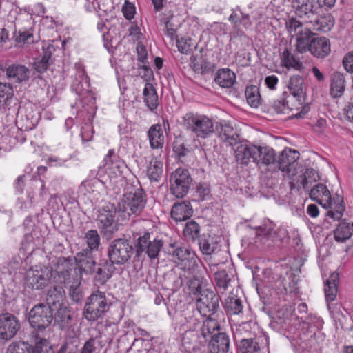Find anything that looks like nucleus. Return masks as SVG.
Here are the masks:
<instances>
[{"mask_svg":"<svg viewBox=\"0 0 353 353\" xmlns=\"http://www.w3.org/2000/svg\"><path fill=\"white\" fill-rule=\"evenodd\" d=\"M77 268H73L70 261L65 258L59 259L56 268L58 275L57 281L65 284L71 283V276H81L83 272L88 273L94 270L95 261L92 259V252L84 249L77 254L75 258Z\"/></svg>","mask_w":353,"mask_h":353,"instance_id":"f257e3e1","label":"nucleus"},{"mask_svg":"<svg viewBox=\"0 0 353 353\" xmlns=\"http://www.w3.org/2000/svg\"><path fill=\"white\" fill-rule=\"evenodd\" d=\"M310 198L319 203L323 208L328 209L327 216L330 219L339 220L342 217L345 211L343 196L338 193L332 196L325 185H315L310 190Z\"/></svg>","mask_w":353,"mask_h":353,"instance_id":"f03ea898","label":"nucleus"},{"mask_svg":"<svg viewBox=\"0 0 353 353\" xmlns=\"http://www.w3.org/2000/svg\"><path fill=\"white\" fill-rule=\"evenodd\" d=\"M185 129L197 138L207 139L214 132V121L208 115L189 112L182 117Z\"/></svg>","mask_w":353,"mask_h":353,"instance_id":"7ed1b4c3","label":"nucleus"},{"mask_svg":"<svg viewBox=\"0 0 353 353\" xmlns=\"http://www.w3.org/2000/svg\"><path fill=\"white\" fill-rule=\"evenodd\" d=\"M109 303L104 292L95 290L85 300L83 316L88 321H95L104 316Z\"/></svg>","mask_w":353,"mask_h":353,"instance_id":"20e7f679","label":"nucleus"},{"mask_svg":"<svg viewBox=\"0 0 353 353\" xmlns=\"http://www.w3.org/2000/svg\"><path fill=\"white\" fill-rule=\"evenodd\" d=\"M52 279L55 282L61 283L57 281L56 270L54 273L51 268L42 265H35L29 269L25 277L26 285L33 289L43 288Z\"/></svg>","mask_w":353,"mask_h":353,"instance_id":"39448f33","label":"nucleus"},{"mask_svg":"<svg viewBox=\"0 0 353 353\" xmlns=\"http://www.w3.org/2000/svg\"><path fill=\"white\" fill-rule=\"evenodd\" d=\"M145 199L144 193L140 189L128 191L124 193L119 203V210L125 212L128 216L132 213H139L144 208Z\"/></svg>","mask_w":353,"mask_h":353,"instance_id":"423d86ee","label":"nucleus"},{"mask_svg":"<svg viewBox=\"0 0 353 353\" xmlns=\"http://www.w3.org/2000/svg\"><path fill=\"white\" fill-rule=\"evenodd\" d=\"M133 253V248L125 239L112 241L108 248V257L114 264L121 265L127 262Z\"/></svg>","mask_w":353,"mask_h":353,"instance_id":"0eeeda50","label":"nucleus"},{"mask_svg":"<svg viewBox=\"0 0 353 353\" xmlns=\"http://www.w3.org/2000/svg\"><path fill=\"white\" fill-rule=\"evenodd\" d=\"M53 319V310L44 303L35 305L29 312L30 325L37 330L48 327Z\"/></svg>","mask_w":353,"mask_h":353,"instance_id":"6e6552de","label":"nucleus"},{"mask_svg":"<svg viewBox=\"0 0 353 353\" xmlns=\"http://www.w3.org/2000/svg\"><path fill=\"white\" fill-rule=\"evenodd\" d=\"M300 154L298 151L285 148L279 156L276 168L288 176H295L298 174V165Z\"/></svg>","mask_w":353,"mask_h":353,"instance_id":"1a4fd4ad","label":"nucleus"},{"mask_svg":"<svg viewBox=\"0 0 353 353\" xmlns=\"http://www.w3.org/2000/svg\"><path fill=\"white\" fill-rule=\"evenodd\" d=\"M123 170H127L124 163L121 161L114 149H110L103 159V165L100 166L98 174L108 176H121Z\"/></svg>","mask_w":353,"mask_h":353,"instance_id":"9d476101","label":"nucleus"},{"mask_svg":"<svg viewBox=\"0 0 353 353\" xmlns=\"http://www.w3.org/2000/svg\"><path fill=\"white\" fill-rule=\"evenodd\" d=\"M197 312L202 316H210L219 307V297L212 291L204 290L196 301Z\"/></svg>","mask_w":353,"mask_h":353,"instance_id":"9b49d317","label":"nucleus"},{"mask_svg":"<svg viewBox=\"0 0 353 353\" xmlns=\"http://www.w3.org/2000/svg\"><path fill=\"white\" fill-rule=\"evenodd\" d=\"M20 329L18 319L10 313L0 314V339L9 341L17 334Z\"/></svg>","mask_w":353,"mask_h":353,"instance_id":"f8f14e48","label":"nucleus"},{"mask_svg":"<svg viewBox=\"0 0 353 353\" xmlns=\"http://www.w3.org/2000/svg\"><path fill=\"white\" fill-rule=\"evenodd\" d=\"M274 226L275 225L270 220H264L263 223L256 228V234L264 236L267 239H271L273 241H283L288 238V233L285 227L281 226L275 230Z\"/></svg>","mask_w":353,"mask_h":353,"instance_id":"ddd939ff","label":"nucleus"},{"mask_svg":"<svg viewBox=\"0 0 353 353\" xmlns=\"http://www.w3.org/2000/svg\"><path fill=\"white\" fill-rule=\"evenodd\" d=\"M198 314L197 312L193 310H186L179 320L178 325L179 331L184 334L183 338V343H187L185 339L188 337V335H191L192 332H195L196 329L198 327L200 323L199 319L196 316Z\"/></svg>","mask_w":353,"mask_h":353,"instance_id":"4468645a","label":"nucleus"},{"mask_svg":"<svg viewBox=\"0 0 353 353\" xmlns=\"http://www.w3.org/2000/svg\"><path fill=\"white\" fill-rule=\"evenodd\" d=\"M116 214L117 211L112 206H106L101 209L97 217L99 227L109 233L117 231L118 224L115 219Z\"/></svg>","mask_w":353,"mask_h":353,"instance_id":"2eb2a0df","label":"nucleus"},{"mask_svg":"<svg viewBox=\"0 0 353 353\" xmlns=\"http://www.w3.org/2000/svg\"><path fill=\"white\" fill-rule=\"evenodd\" d=\"M288 88L290 91V95L288 96L293 99L297 105H302L305 98L303 79L299 75L292 76L290 79Z\"/></svg>","mask_w":353,"mask_h":353,"instance_id":"dca6fc26","label":"nucleus"},{"mask_svg":"<svg viewBox=\"0 0 353 353\" xmlns=\"http://www.w3.org/2000/svg\"><path fill=\"white\" fill-rule=\"evenodd\" d=\"M257 152L258 146L242 143L235 150L236 160L242 165H248L251 160L256 161Z\"/></svg>","mask_w":353,"mask_h":353,"instance_id":"f3484780","label":"nucleus"},{"mask_svg":"<svg viewBox=\"0 0 353 353\" xmlns=\"http://www.w3.org/2000/svg\"><path fill=\"white\" fill-rule=\"evenodd\" d=\"M307 51L314 57L318 59L325 58L331 52L329 39L324 37L313 38L310 42Z\"/></svg>","mask_w":353,"mask_h":353,"instance_id":"a211bd4d","label":"nucleus"},{"mask_svg":"<svg viewBox=\"0 0 353 353\" xmlns=\"http://www.w3.org/2000/svg\"><path fill=\"white\" fill-rule=\"evenodd\" d=\"M293 7L296 17L304 20V23H312V18L315 15L313 0H296Z\"/></svg>","mask_w":353,"mask_h":353,"instance_id":"6ab92c4d","label":"nucleus"},{"mask_svg":"<svg viewBox=\"0 0 353 353\" xmlns=\"http://www.w3.org/2000/svg\"><path fill=\"white\" fill-rule=\"evenodd\" d=\"M6 77L17 83L28 81L30 77V70L21 64L12 63L5 69Z\"/></svg>","mask_w":353,"mask_h":353,"instance_id":"aec40b11","label":"nucleus"},{"mask_svg":"<svg viewBox=\"0 0 353 353\" xmlns=\"http://www.w3.org/2000/svg\"><path fill=\"white\" fill-rule=\"evenodd\" d=\"M257 341H254L252 339H243L241 340L239 344V350L241 353H259L261 346L263 343L268 347L269 345V339L266 334H263L259 336Z\"/></svg>","mask_w":353,"mask_h":353,"instance_id":"412c9836","label":"nucleus"},{"mask_svg":"<svg viewBox=\"0 0 353 353\" xmlns=\"http://www.w3.org/2000/svg\"><path fill=\"white\" fill-rule=\"evenodd\" d=\"M275 156V152L272 148L258 146L256 161H257L261 169H262V167H267L266 169H268V167L274 169L276 163Z\"/></svg>","mask_w":353,"mask_h":353,"instance_id":"4be33fe9","label":"nucleus"},{"mask_svg":"<svg viewBox=\"0 0 353 353\" xmlns=\"http://www.w3.org/2000/svg\"><path fill=\"white\" fill-rule=\"evenodd\" d=\"M217 130L219 138L226 145L233 146L239 143V134L230 124L221 123Z\"/></svg>","mask_w":353,"mask_h":353,"instance_id":"5701e85b","label":"nucleus"},{"mask_svg":"<svg viewBox=\"0 0 353 353\" xmlns=\"http://www.w3.org/2000/svg\"><path fill=\"white\" fill-rule=\"evenodd\" d=\"M281 65L288 70L301 71L304 69L303 62L300 58L296 56L292 51L285 48L281 56Z\"/></svg>","mask_w":353,"mask_h":353,"instance_id":"b1692460","label":"nucleus"},{"mask_svg":"<svg viewBox=\"0 0 353 353\" xmlns=\"http://www.w3.org/2000/svg\"><path fill=\"white\" fill-rule=\"evenodd\" d=\"M193 214V210L189 201L175 203L171 210L172 218L176 221H183L189 219Z\"/></svg>","mask_w":353,"mask_h":353,"instance_id":"393cba45","label":"nucleus"},{"mask_svg":"<svg viewBox=\"0 0 353 353\" xmlns=\"http://www.w3.org/2000/svg\"><path fill=\"white\" fill-rule=\"evenodd\" d=\"M339 281V276L338 273L332 272L326 281L324 288L325 295L327 304V308L330 310V302L336 299L338 292V283Z\"/></svg>","mask_w":353,"mask_h":353,"instance_id":"a878e982","label":"nucleus"},{"mask_svg":"<svg viewBox=\"0 0 353 353\" xmlns=\"http://www.w3.org/2000/svg\"><path fill=\"white\" fill-rule=\"evenodd\" d=\"M210 339L211 353H227L229 350L230 341L228 336L223 332H218L212 335Z\"/></svg>","mask_w":353,"mask_h":353,"instance_id":"bb28decb","label":"nucleus"},{"mask_svg":"<svg viewBox=\"0 0 353 353\" xmlns=\"http://www.w3.org/2000/svg\"><path fill=\"white\" fill-rule=\"evenodd\" d=\"M54 324L58 325L60 329L66 328L71 321L72 316L69 307L65 304L57 307L53 311Z\"/></svg>","mask_w":353,"mask_h":353,"instance_id":"cd10ccee","label":"nucleus"},{"mask_svg":"<svg viewBox=\"0 0 353 353\" xmlns=\"http://www.w3.org/2000/svg\"><path fill=\"white\" fill-rule=\"evenodd\" d=\"M65 298L64 291L61 287H54L48 292L46 301L48 306L50 307L54 311L57 307L65 305L63 301Z\"/></svg>","mask_w":353,"mask_h":353,"instance_id":"c85d7f7f","label":"nucleus"},{"mask_svg":"<svg viewBox=\"0 0 353 353\" xmlns=\"http://www.w3.org/2000/svg\"><path fill=\"white\" fill-rule=\"evenodd\" d=\"M148 136L152 148H161L164 143V135L163 129L159 124L152 125L148 132Z\"/></svg>","mask_w":353,"mask_h":353,"instance_id":"c756f323","label":"nucleus"},{"mask_svg":"<svg viewBox=\"0 0 353 353\" xmlns=\"http://www.w3.org/2000/svg\"><path fill=\"white\" fill-rule=\"evenodd\" d=\"M345 89V77L339 72H334L332 75L330 94L334 98L341 97Z\"/></svg>","mask_w":353,"mask_h":353,"instance_id":"7c9ffc66","label":"nucleus"},{"mask_svg":"<svg viewBox=\"0 0 353 353\" xmlns=\"http://www.w3.org/2000/svg\"><path fill=\"white\" fill-rule=\"evenodd\" d=\"M199 259L194 252H190L189 256L182 261H176V267L189 275L196 273L198 268Z\"/></svg>","mask_w":353,"mask_h":353,"instance_id":"2f4dec72","label":"nucleus"},{"mask_svg":"<svg viewBox=\"0 0 353 353\" xmlns=\"http://www.w3.org/2000/svg\"><path fill=\"white\" fill-rule=\"evenodd\" d=\"M192 178H174L171 191L178 198H183L189 191Z\"/></svg>","mask_w":353,"mask_h":353,"instance_id":"473e14b6","label":"nucleus"},{"mask_svg":"<svg viewBox=\"0 0 353 353\" xmlns=\"http://www.w3.org/2000/svg\"><path fill=\"white\" fill-rule=\"evenodd\" d=\"M236 80L235 74L228 68L219 70L214 79L215 82L223 88L232 87Z\"/></svg>","mask_w":353,"mask_h":353,"instance_id":"72a5a7b5","label":"nucleus"},{"mask_svg":"<svg viewBox=\"0 0 353 353\" xmlns=\"http://www.w3.org/2000/svg\"><path fill=\"white\" fill-rule=\"evenodd\" d=\"M353 234V223L342 222L334 230V238L337 242H345Z\"/></svg>","mask_w":353,"mask_h":353,"instance_id":"f704fd0d","label":"nucleus"},{"mask_svg":"<svg viewBox=\"0 0 353 353\" xmlns=\"http://www.w3.org/2000/svg\"><path fill=\"white\" fill-rule=\"evenodd\" d=\"M143 101L150 110H155L159 104L158 96L153 85L146 83L143 89Z\"/></svg>","mask_w":353,"mask_h":353,"instance_id":"c9c22d12","label":"nucleus"},{"mask_svg":"<svg viewBox=\"0 0 353 353\" xmlns=\"http://www.w3.org/2000/svg\"><path fill=\"white\" fill-rule=\"evenodd\" d=\"M219 332V324L210 316L203 321L201 330L202 336L205 339H211L212 335H216Z\"/></svg>","mask_w":353,"mask_h":353,"instance_id":"e433bc0d","label":"nucleus"},{"mask_svg":"<svg viewBox=\"0 0 353 353\" xmlns=\"http://www.w3.org/2000/svg\"><path fill=\"white\" fill-rule=\"evenodd\" d=\"M299 276L291 271L286 273V276L278 281V287L282 286L286 292L292 293L296 292Z\"/></svg>","mask_w":353,"mask_h":353,"instance_id":"4c0bfd02","label":"nucleus"},{"mask_svg":"<svg viewBox=\"0 0 353 353\" xmlns=\"http://www.w3.org/2000/svg\"><path fill=\"white\" fill-rule=\"evenodd\" d=\"M312 23L314 30L327 32L334 26V19L331 14H325L316 17Z\"/></svg>","mask_w":353,"mask_h":353,"instance_id":"58836bf2","label":"nucleus"},{"mask_svg":"<svg viewBox=\"0 0 353 353\" xmlns=\"http://www.w3.org/2000/svg\"><path fill=\"white\" fill-rule=\"evenodd\" d=\"M314 34L310 28L304 29L303 32L296 36V50L299 53H305L309 49L310 41Z\"/></svg>","mask_w":353,"mask_h":353,"instance_id":"ea45409f","label":"nucleus"},{"mask_svg":"<svg viewBox=\"0 0 353 353\" xmlns=\"http://www.w3.org/2000/svg\"><path fill=\"white\" fill-rule=\"evenodd\" d=\"M294 100L288 96L276 100L272 104V108L277 114H288L294 109L297 108L296 105H293Z\"/></svg>","mask_w":353,"mask_h":353,"instance_id":"a19ab883","label":"nucleus"},{"mask_svg":"<svg viewBox=\"0 0 353 353\" xmlns=\"http://www.w3.org/2000/svg\"><path fill=\"white\" fill-rule=\"evenodd\" d=\"M205 278L201 275L195 274L193 278L190 279L188 285L190 290V294L196 295L197 296L201 294L205 289Z\"/></svg>","mask_w":353,"mask_h":353,"instance_id":"79ce46f5","label":"nucleus"},{"mask_svg":"<svg viewBox=\"0 0 353 353\" xmlns=\"http://www.w3.org/2000/svg\"><path fill=\"white\" fill-rule=\"evenodd\" d=\"M303 22L299 21L295 17H290L285 22V28L288 33L292 37H296L303 32L304 29L307 28L303 27Z\"/></svg>","mask_w":353,"mask_h":353,"instance_id":"37998d69","label":"nucleus"},{"mask_svg":"<svg viewBox=\"0 0 353 353\" xmlns=\"http://www.w3.org/2000/svg\"><path fill=\"white\" fill-rule=\"evenodd\" d=\"M245 96L248 103L250 106L256 108L260 103L261 96L259 89L256 85H249L246 88L245 91Z\"/></svg>","mask_w":353,"mask_h":353,"instance_id":"c03bdc74","label":"nucleus"},{"mask_svg":"<svg viewBox=\"0 0 353 353\" xmlns=\"http://www.w3.org/2000/svg\"><path fill=\"white\" fill-rule=\"evenodd\" d=\"M84 240L89 248V250H97L101 241L100 236L96 230H90L85 234Z\"/></svg>","mask_w":353,"mask_h":353,"instance_id":"a18cd8bd","label":"nucleus"},{"mask_svg":"<svg viewBox=\"0 0 353 353\" xmlns=\"http://www.w3.org/2000/svg\"><path fill=\"white\" fill-rule=\"evenodd\" d=\"M73 279L74 282L71 285H70V292L69 294L70 298L74 301V302H79L82 297H83V293L80 288V281L81 279V276H71V280Z\"/></svg>","mask_w":353,"mask_h":353,"instance_id":"49530a36","label":"nucleus"},{"mask_svg":"<svg viewBox=\"0 0 353 353\" xmlns=\"http://www.w3.org/2000/svg\"><path fill=\"white\" fill-rule=\"evenodd\" d=\"M150 346L151 343L148 339L134 338L130 347L127 349V352L132 351L134 353H142L148 350Z\"/></svg>","mask_w":353,"mask_h":353,"instance_id":"de8ad7c7","label":"nucleus"},{"mask_svg":"<svg viewBox=\"0 0 353 353\" xmlns=\"http://www.w3.org/2000/svg\"><path fill=\"white\" fill-rule=\"evenodd\" d=\"M199 232L200 227L196 221H190L185 223L183 234L187 239L194 240L199 236Z\"/></svg>","mask_w":353,"mask_h":353,"instance_id":"09e8293b","label":"nucleus"},{"mask_svg":"<svg viewBox=\"0 0 353 353\" xmlns=\"http://www.w3.org/2000/svg\"><path fill=\"white\" fill-rule=\"evenodd\" d=\"M199 248L201 251L207 255L214 253L216 249V243L214 241L212 236H209L207 238H203L199 242Z\"/></svg>","mask_w":353,"mask_h":353,"instance_id":"8fccbe9b","label":"nucleus"},{"mask_svg":"<svg viewBox=\"0 0 353 353\" xmlns=\"http://www.w3.org/2000/svg\"><path fill=\"white\" fill-rule=\"evenodd\" d=\"M30 353H53V350L48 340L40 339L34 347L30 346Z\"/></svg>","mask_w":353,"mask_h":353,"instance_id":"3c124183","label":"nucleus"},{"mask_svg":"<svg viewBox=\"0 0 353 353\" xmlns=\"http://www.w3.org/2000/svg\"><path fill=\"white\" fill-rule=\"evenodd\" d=\"M7 353H30V345L23 341H15L8 347Z\"/></svg>","mask_w":353,"mask_h":353,"instance_id":"603ef678","label":"nucleus"},{"mask_svg":"<svg viewBox=\"0 0 353 353\" xmlns=\"http://www.w3.org/2000/svg\"><path fill=\"white\" fill-rule=\"evenodd\" d=\"M33 36L32 30L29 28H20L18 30H15L16 40L18 42H32L31 39Z\"/></svg>","mask_w":353,"mask_h":353,"instance_id":"864d4df0","label":"nucleus"},{"mask_svg":"<svg viewBox=\"0 0 353 353\" xmlns=\"http://www.w3.org/2000/svg\"><path fill=\"white\" fill-rule=\"evenodd\" d=\"M226 307L230 314H239L242 312L243 306L240 299L231 297L226 303Z\"/></svg>","mask_w":353,"mask_h":353,"instance_id":"5fc2aeb1","label":"nucleus"},{"mask_svg":"<svg viewBox=\"0 0 353 353\" xmlns=\"http://www.w3.org/2000/svg\"><path fill=\"white\" fill-rule=\"evenodd\" d=\"M202 55L195 54L190 57V66L196 72H203L207 68L206 63L203 61Z\"/></svg>","mask_w":353,"mask_h":353,"instance_id":"6e6d98bb","label":"nucleus"},{"mask_svg":"<svg viewBox=\"0 0 353 353\" xmlns=\"http://www.w3.org/2000/svg\"><path fill=\"white\" fill-rule=\"evenodd\" d=\"M210 33L217 36L225 35L228 33V26L222 22H213L208 25Z\"/></svg>","mask_w":353,"mask_h":353,"instance_id":"4d7b16f0","label":"nucleus"},{"mask_svg":"<svg viewBox=\"0 0 353 353\" xmlns=\"http://www.w3.org/2000/svg\"><path fill=\"white\" fill-rule=\"evenodd\" d=\"M163 242L161 240L154 239L153 241H150L146 248V253L150 259H154L157 256Z\"/></svg>","mask_w":353,"mask_h":353,"instance_id":"13d9d810","label":"nucleus"},{"mask_svg":"<svg viewBox=\"0 0 353 353\" xmlns=\"http://www.w3.org/2000/svg\"><path fill=\"white\" fill-rule=\"evenodd\" d=\"M305 325L310 327L311 336L314 334L316 330L322 327L323 320L318 316H310L308 318L307 321L304 323Z\"/></svg>","mask_w":353,"mask_h":353,"instance_id":"bf43d9fd","label":"nucleus"},{"mask_svg":"<svg viewBox=\"0 0 353 353\" xmlns=\"http://www.w3.org/2000/svg\"><path fill=\"white\" fill-rule=\"evenodd\" d=\"M163 173V165L159 161L151 163L147 168L148 176H160Z\"/></svg>","mask_w":353,"mask_h":353,"instance_id":"052dcab7","label":"nucleus"},{"mask_svg":"<svg viewBox=\"0 0 353 353\" xmlns=\"http://www.w3.org/2000/svg\"><path fill=\"white\" fill-rule=\"evenodd\" d=\"M190 252H194L192 250L188 248H177L172 254V261L176 264V261H182L189 256Z\"/></svg>","mask_w":353,"mask_h":353,"instance_id":"680f3d73","label":"nucleus"},{"mask_svg":"<svg viewBox=\"0 0 353 353\" xmlns=\"http://www.w3.org/2000/svg\"><path fill=\"white\" fill-rule=\"evenodd\" d=\"M192 46V39L189 37H181L176 39V46L179 52L183 54H188Z\"/></svg>","mask_w":353,"mask_h":353,"instance_id":"e2e57ef3","label":"nucleus"},{"mask_svg":"<svg viewBox=\"0 0 353 353\" xmlns=\"http://www.w3.org/2000/svg\"><path fill=\"white\" fill-rule=\"evenodd\" d=\"M215 279L217 285L224 290L227 288L228 283L230 280L228 274L225 271H221L217 272L215 274Z\"/></svg>","mask_w":353,"mask_h":353,"instance_id":"0e129e2a","label":"nucleus"},{"mask_svg":"<svg viewBox=\"0 0 353 353\" xmlns=\"http://www.w3.org/2000/svg\"><path fill=\"white\" fill-rule=\"evenodd\" d=\"M210 187L206 183H200L197 185L196 193L201 201H204L210 197Z\"/></svg>","mask_w":353,"mask_h":353,"instance_id":"69168bd1","label":"nucleus"},{"mask_svg":"<svg viewBox=\"0 0 353 353\" xmlns=\"http://www.w3.org/2000/svg\"><path fill=\"white\" fill-rule=\"evenodd\" d=\"M150 241V234L148 233L144 234V235L138 239L137 244V252L138 254H141V253L146 250Z\"/></svg>","mask_w":353,"mask_h":353,"instance_id":"338daca9","label":"nucleus"},{"mask_svg":"<svg viewBox=\"0 0 353 353\" xmlns=\"http://www.w3.org/2000/svg\"><path fill=\"white\" fill-rule=\"evenodd\" d=\"M345 70L349 73H353V52L347 53L343 59Z\"/></svg>","mask_w":353,"mask_h":353,"instance_id":"774afa93","label":"nucleus"}]
</instances>
